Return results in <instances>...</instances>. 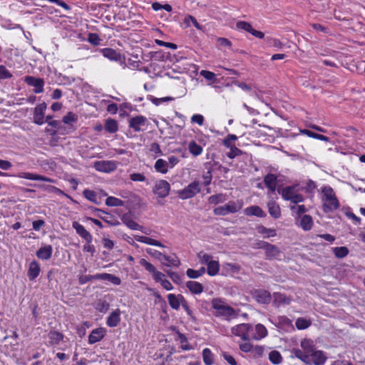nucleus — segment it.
<instances>
[{
    "label": "nucleus",
    "instance_id": "nucleus-17",
    "mask_svg": "<svg viewBox=\"0 0 365 365\" xmlns=\"http://www.w3.org/2000/svg\"><path fill=\"white\" fill-rule=\"evenodd\" d=\"M264 183L268 188L269 192H274L277 185V178L274 174L268 173L264 178Z\"/></svg>",
    "mask_w": 365,
    "mask_h": 365
},
{
    "label": "nucleus",
    "instance_id": "nucleus-31",
    "mask_svg": "<svg viewBox=\"0 0 365 365\" xmlns=\"http://www.w3.org/2000/svg\"><path fill=\"white\" fill-rule=\"evenodd\" d=\"M49 343L51 345L58 344L63 339V334L57 331H51L48 334Z\"/></svg>",
    "mask_w": 365,
    "mask_h": 365
},
{
    "label": "nucleus",
    "instance_id": "nucleus-63",
    "mask_svg": "<svg viewBox=\"0 0 365 365\" xmlns=\"http://www.w3.org/2000/svg\"><path fill=\"white\" fill-rule=\"evenodd\" d=\"M290 209L292 210V211H296V213L298 215H302L304 214V212H307V209L305 207V206L304 205H292L290 206Z\"/></svg>",
    "mask_w": 365,
    "mask_h": 365
},
{
    "label": "nucleus",
    "instance_id": "nucleus-43",
    "mask_svg": "<svg viewBox=\"0 0 365 365\" xmlns=\"http://www.w3.org/2000/svg\"><path fill=\"white\" fill-rule=\"evenodd\" d=\"M93 279H101V274H96L94 275H81L78 277V282L80 284H84Z\"/></svg>",
    "mask_w": 365,
    "mask_h": 365
},
{
    "label": "nucleus",
    "instance_id": "nucleus-34",
    "mask_svg": "<svg viewBox=\"0 0 365 365\" xmlns=\"http://www.w3.org/2000/svg\"><path fill=\"white\" fill-rule=\"evenodd\" d=\"M105 130L110 133H115L118 130V123L115 120L109 118L106 120Z\"/></svg>",
    "mask_w": 365,
    "mask_h": 365
},
{
    "label": "nucleus",
    "instance_id": "nucleus-62",
    "mask_svg": "<svg viewBox=\"0 0 365 365\" xmlns=\"http://www.w3.org/2000/svg\"><path fill=\"white\" fill-rule=\"evenodd\" d=\"M190 22H192V24L196 29H201V26L197 22V19L192 16H187V17L185 18V23L189 24Z\"/></svg>",
    "mask_w": 365,
    "mask_h": 365
},
{
    "label": "nucleus",
    "instance_id": "nucleus-25",
    "mask_svg": "<svg viewBox=\"0 0 365 365\" xmlns=\"http://www.w3.org/2000/svg\"><path fill=\"white\" fill-rule=\"evenodd\" d=\"M278 192L281 194L284 200H291V197L297 193L295 186H287L282 189H278Z\"/></svg>",
    "mask_w": 365,
    "mask_h": 365
},
{
    "label": "nucleus",
    "instance_id": "nucleus-47",
    "mask_svg": "<svg viewBox=\"0 0 365 365\" xmlns=\"http://www.w3.org/2000/svg\"><path fill=\"white\" fill-rule=\"evenodd\" d=\"M258 232L266 235L267 237H274L277 235L275 230L267 228L262 225L258 227Z\"/></svg>",
    "mask_w": 365,
    "mask_h": 365
},
{
    "label": "nucleus",
    "instance_id": "nucleus-45",
    "mask_svg": "<svg viewBox=\"0 0 365 365\" xmlns=\"http://www.w3.org/2000/svg\"><path fill=\"white\" fill-rule=\"evenodd\" d=\"M333 252L336 257L343 258L348 255L349 250L346 247H336L333 249Z\"/></svg>",
    "mask_w": 365,
    "mask_h": 365
},
{
    "label": "nucleus",
    "instance_id": "nucleus-5",
    "mask_svg": "<svg viewBox=\"0 0 365 365\" xmlns=\"http://www.w3.org/2000/svg\"><path fill=\"white\" fill-rule=\"evenodd\" d=\"M170 190L169 182L165 180H160L156 182L153 188V192L160 198L167 197Z\"/></svg>",
    "mask_w": 365,
    "mask_h": 365
},
{
    "label": "nucleus",
    "instance_id": "nucleus-39",
    "mask_svg": "<svg viewBox=\"0 0 365 365\" xmlns=\"http://www.w3.org/2000/svg\"><path fill=\"white\" fill-rule=\"evenodd\" d=\"M101 280H108L115 285H120L121 283V279L118 277L108 273H101Z\"/></svg>",
    "mask_w": 365,
    "mask_h": 365
},
{
    "label": "nucleus",
    "instance_id": "nucleus-44",
    "mask_svg": "<svg viewBox=\"0 0 365 365\" xmlns=\"http://www.w3.org/2000/svg\"><path fill=\"white\" fill-rule=\"evenodd\" d=\"M223 269L228 273L235 274L240 271L241 267L237 264L225 263L223 264Z\"/></svg>",
    "mask_w": 365,
    "mask_h": 365
},
{
    "label": "nucleus",
    "instance_id": "nucleus-30",
    "mask_svg": "<svg viewBox=\"0 0 365 365\" xmlns=\"http://www.w3.org/2000/svg\"><path fill=\"white\" fill-rule=\"evenodd\" d=\"M163 262L164 264L163 265H165L167 267H170V265L175 266L176 267H178L180 265V261L178 259V257L174 255L173 257H170L166 255H163L162 257Z\"/></svg>",
    "mask_w": 365,
    "mask_h": 365
},
{
    "label": "nucleus",
    "instance_id": "nucleus-50",
    "mask_svg": "<svg viewBox=\"0 0 365 365\" xmlns=\"http://www.w3.org/2000/svg\"><path fill=\"white\" fill-rule=\"evenodd\" d=\"M295 324L298 329H305L310 326L311 323L304 318H298Z\"/></svg>",
    "mask_w": 365,
    "mask_h": 365
},
{
    "label": "nucleus",
    "instance_id": "nucleus-3",
    "mask_svg": "<svg viewBox=\"0 0 365 365\" xmlns=\"http://www.w3.org/2000/svg\"><path fill=\"white\" fill-rule=\"evenodd\" d=\"M200 192V183L194 181L190 183L182 190L178 191V196L180 198L185 200L194 197L196 194Z\"/></svg>",
    "mask_w": 365,
    "mask_h": 365
},
{
    "label": "nucleus",
    "instance_id": "nucleus-13",
    "mask_svg": "<svg viewBox=\"0 0 365 365\" xmlns=\"http://www.w3.org/2000/svg\"><path fill=\"white\" fill-rule=\"evenodd\" d=\"M72 227L75 229L77 234L81 236L86 242L91 244L93 240L91 234L87 231L85 227L76 221L73 222Z\"/></svg>",
    "mask_w": 365,
    "mask_h": 365
},
{
    "label": "nucleus",
    "instance_id": "nucleus-2",
    "mask_svg": "<svg viewBox=\"0 0 365 365\" xmlns=\"http://www.w3.org/2000/svg\"><path fill=\"white\" fill-rule=\"evenodd\" d=\"M300 345L302 349H294L292 352L295 357L304 363H309V356L315 350L313 342L311 340L304 339L301 341Z\"/></svg>",
    "mask_w": 365,
    "mask_h": 365
},
{
    "label": "nucleus",
    "instance_id": "nucleus-21",
    "mask_svg": "<svg viewBox=\"0 0 365 365\" xmlns=\"http://www.w3.org/2000/svg\"><path fill=\"white\" fill-rule=\"evenodd\" d=\"M41 269L39 264L34 260L29 264V268L28 271V277L31 281L34 280L40 273Z\"/></svg>",
    "mask_w": 365,
    "mask_h": 365
},
{
    "label": "nucleus",
    "instance_id": "nucleus-59",
    "mask_svg": "<svg viewBox=\"0 0 365 365\" xmlns=\"http://www.w3.org/2000/svg\"><path fill=\"white\" fill-rule=\"evenodd\" d=\"M146 252L150 255H151V256L154 257L155 258L158 259V260H160L162 264H164V262H163V259H162V257L163 255V253H161L160 252H159L158 250H152L150 248H148L146 250Z\"/></svg>",
    "mask_w": 365,
    "mask_h": 365
},
{
    "label": "nucleus",
    "instance_id": "nucleus-33",
    "mask_svg": "<svg viewBox=\"0 0 365 365\" xmlns=\"http://www.w3.org/2000/svg\"><path fill=\"white\" fill-rule=\"evenodd\" d=\"M312 217L308 215H303L300 221V226L302 227V228L305 231H308L312 229Z\"/></svg>",
    "mask_w": 365,
    "mask_h": 365
},
{
    "label": "nucleus",
    "instance_id": "nucleus-28",
    "mask_svg": "<svg viewBox=\"0 0 365 365\" xmlns=\"http://www.w3.org/2000/svg\"><path fill=\"white\" fill-rule=\"evenodd\" d=\"M186 287L191 293L195 294H198L203 292V286L198 282L188 281L186 283Z\"/></svg>",
    "mask_w": 365,
    "mask_h": 365
},
{
    "label": "nucleus",
    "instance_id": "nucleus-38",
    "mask_svg": "<svg viewBox=\"0 0 365 365\" xmlns=\"http://www.w3.org/2000/svg\"><path fill=\"white\" fill-rule=\"evenodd\" d=\"M106 205L110 207H122L124 205V202L119 198L110 196L106 198Z\"/></svg>",
    "mask_w": 365,
    "mask_h": 365
},
{
    "label": "nucleus",
    "instance_id": "nucleus-54",
    "mask_svg": "<svg viewBox=\"0 0 365 365\" xmlns=\"http://www.w3.org/2000/svg\"><path fill=\"white\" fill-rule=\"evenodd\" d=\"M78 118L76 114H74L72 112L68 113L63 118V122L65 124H70L72 122H76Z\"/></svg>",
    "mask_w": 365,
    "mask_h": 365
},
{
    "label": "nucleus",
    "instance_id": "nucleus-7",
    "mask_svg": "<svg viewBox=\"0 0 365 365\" xmlns=\"http://www.w3.org/2000/svg\"><path fill=\"white\" fill-rule=\"evenodd\" d=\"M24 81L29 86L34 87V92L35 93H41L43 91L44 81L43 78L27 76L25 77Z\"/></svg>",
    "mask_w": 365,
    "mask_h": 365
},
{
    "label": "nucleus",
    "instance_id": "nucleus-41",
    "mask_svg": "<svg viewBox=\"0 0 365 365\" xmlns=\"http://www.w3.org/2000/svg\"><path fill=\"white\" fill-rule=\"evenodd\" d=\"M269 359L273 364H279L282 361V356L278 351H272L269 354Z\"/></svg>",
    "mask_w": 365,
    "mask_h": 365
},
{
    "label": "nucleus",
    "instance_id": "nucleus-56",
    "mask_svg": "<svg viewBox=\"0 0 365 365\" xmlns=\"http://www.w3.org/2000/svg\"><path fill=\"white\" fill-rule=\"evenodd\" d=\"M12 74L8 71V69L3 65L0 66V80H4L11 78Z\"/></svg>",
    "mask_w": 365,
    "mask_h": 365
},
{
    "label": "nucleus",
    "instance_id": "nucleus-64",
    "mask_svg": "<svg viewBox=\"0 0 365 365\" xmlns=\"http://www.w3.org/2000/svg\"><path fill=\"white\" fill-rule=\"evenodd\" d=\"M182 308L185 309V311L187 312V315L190 317L191 319L192 320H195V317L193 314V312L190 309L189 306H188V303L185 300H182Z\"/></svg>",
    "mask_w": 365,
    "mask_h": 365
},
{
    "label": "nucleus",
    "instance_id": "nucleus-49",
    "mask_svg": "<svg viewBox=\"0 0 365 365\" xmlns=\"http://www.w3.org/2000/svg\"><path fill=\"white\" fill-rule=\"evenodd\" d=\"M148 99L153 103L155 106H159L160 103L164 102H168L173 100L172 97H164V98H155L153 96H149Z\"/></svg>",
    "mask_w": 365,
    "mask_h": 365
},
{
    "label": "nucleus",
    "instance_id": "nucleus-60",
    "mask_svg": "<svg viewBox=\"0 0 365 365\" xmlns=\"http://www.w3.org/2000/svg\"><path fill=\"white\" fill-rule=\"evenodd\" d=\"M88 41L94 46H98L100 43L101 38L96 34L91 33L88 34Z\"/></svg>",
    "mask_w": 365,
    "mask_h": 365
},
{
    "label": "nucleus",
    "instance_id": "nucleus-51",
    "mask_svg": "<svg viewBox=\"0 0 365 365\" xmlns=\"http://www.w3.org/2000/svg\"><path fill=\"white\" fill-rule=\"evenodd\" d=\"M140 265L144 267V268L148 272L151 273L152 274L157 270L154 265H153L151 263H150L149 262H148L145 259H141L140 260Z\"/></svg>",
    "mask_w": 365,
    "mask_h": 365
},
{
    "label": "nucleus",
    "instance_id": "nucleus-48",
    "mask_svg": "<svg viewBox=\"0 0 365 365\" xmlns=\"http://www.w3.org/2000/svg\"><path fill=\"white\" fill-rule=\"evenodd\" d=\"M236 27L238 29L246 31L249 32L250 34H251V32L253 29L252 25L250 23H248L247 21H238L236 24Z\"/></svg>",
    "mask_w": 365,
    "mask_h": 365
},
{
    "label": "nucleus",
    "instance_id": "nucleus-10",
    "mask_svg": "<svg viewBox=\"0 0 365 365\" xmlns=\"http://www.w3.org/2000/svg\"><path fill=\"white\" fill-rule=\"evenodd\" d=\"M212 307L220 315L230 317L235 314V309L232 307L222 304L220 301L217 299L212 300Z\"/></svg>",
    "mask_w": 365,
    "mask_h": 365
},
{
    "label": "nucleus",
    "instance_id": "nucleus-20",
    "mask_svg": "<svg viewBox=\"0 0 365 365\" xmlns=\"http://www.w3.org/2000/svg\"><path fill=\"white\" fill-rule=\"evenodd\" d=\"M120 311L117 309L112 312L107 318L106 324L109 327H115L118 325L120 322Z\"/></svg>",
    "mask_w": 365,
    "mask_h": 365
},
{
    "label": "nucleus",
    "instance_id": "nucleus-9",
    "mask_svg": "<svg viewBox=\"0 0 365 365\" xmlns=\"http://www.w3.org/2000/svg\"><path fill=\"white\" fill-rule=\"evenodd\" d=\"M47 104L43 102L37 105L34 110L33 122L37 125H42L44 123V113Z\"/></svg>",
    "mask_w": 365,
    "mask_h": 365
},
{
    "label": "nucleus",
    "instance_id": "nucleus-40",
    "mask_svg": "<svg viewBox=\"0 0 365 365\" xmlns=\"http://www.w3.org/2000/svg\"><path fill=\"white\" fill-rule=\"evenodd\" d=\"M202 359L205 365L213 364V355L210 349L205 348L202 351Z\"/></svg>",
    "mask_w": 365,
    "mask_h": 365
},
{
    "label": "nucleus",
    "instance_id": "nucleus-35",
    "mask_svg": "<svg viewBox=\"0 0 365 365\" xmlns=\"http://www.w3.org/2000/svg\"><path fill=\"white\" fill-rule=\"evenodd\" d=\"M188 150L194 156H198L202 153V148L194 140L189 143Z\"/></svg>",
    "mask_w": 365,
    "mask_h": 365
},
{
    "label": "nucleus",
    "instance_id": "nucleus-29",
    "mask_svg": "<svg viewBox=\"0 0 365 365\" xmlns=\"http://www.w3.org/2000/svg\"><path fill=\"white\" fill-rule=\"evenodd\" d=\"M255 335L252 336L254 340H260L267 335V330L262 324H257L255 327Z\"/></svg>",
    "mask_w": 365,
    "mask_h": 365
},
{
    "label": "nucleus",
    "instance_id": "nucleus-53",
    "mask_svg": "<svg viewBox=\"0 0 365 365\" xmlns=\"http://www.w3.org/2000/svg\"><path fill=\"white\" fill-rule=\"evenodd\" d=\"M83 196L88 200H90L93 202L97 203L96 202L97 195L94 191L86 189L83 191Z\"/></svg>",
    "mask_w": 365,
    "mask_h": 365
},
{
    "label": "nucleus",
    "instance_id": "nucleus-23",
    "mask_svg": "<svg viewBox=\"0 0 365 365\" xmlns=\"http://www.w3.org/2000/svg\"><path fill=\"white\" fill-rule=\"evenodd\" d=\"M101 53L105 58L110 61H118L120 59V54L111 48H105L101 50Z\"/></svg>",
    "mask_w": 365,
    "mask_h": 365
},
{
    "label": "nucleus",
    "instance_id": "nucleus-6",
    "mask_svg": "<svg viewBox=\"0 0 365 365\" xmlns=\"http://www.w3.org/2000/svg\"><path fill=\"white\" fill-rule=\"evenodd\" d=\"M250 324H240L233 327L231 332L233 335L240 336L244 341H249L248 332L250 331Z\"/></svg>",
    "mask_w": 365,
    "mask_h": 365
},
{
    "label": "nucleus",
    "instance_id": "nucleus-14",
    "mask_svg": "<svg viewBox=\"0 0 365 365\" xmlns=\"http://www.w3.org/2000/svg\"><path fill=\"white\" fill-rule=\"evenodd\" d=\"M94 168L98 171L109 173L115 170L116 165L114 162L103 160L95 162Z\"/></svg>",
    "mask_w": 365,
    "mask_h": 365
},
{
    "label": "nucleus",
    "instance_id": "nucleus-27",
    "mask_svg": "<svg viewBox=\"0 0 365 365\" xmlns=\"http://www.w3.org/2000/svg\"><path fill=\"white\" fill-rule=\"evenodd\" d=\"M280 253L279 249L276 245L272 244L265 250L266 258L269 260L276 259Z\"/></svg>",
    "mask_w": 365,
    "mask_h": 365
},
{
    "label": "nucleus",
    "instance_id": "nucleus-37",
    "mask_svg": "<svg viewBox=\"0 0 365 365\" xmlns=\"http://www.w3.org/2000/svg\"><path fill=\"white\" fill-rule=\"evenodd\" d=\"M205 268L203 267L198 270L189 268L186 271V274L190 279H197L205 274Z\"/></svg>",
    "mask_w": 365,
    "mask_h": 365
},
{
    "label": "nucleus",
    "instance_id": "nucleus-11",
    "mask_svg": "<svg viewBox=\"0 0 365 365\" xmlns=\"http://www.w3.org/2000/svg\"><path fill=\"white\" fill-rule=\"evenodd\" d=\"M327 360V356L322 351L314 350L309 356V363L306 364L323 365Z\"/></svg>",
    "mask_w": 365,
    "mask_h": 365
},
{
    "label": "nucleus",
    "instance_id": "nucleus-26",
    "mask_svg": "<svg viewBox=\"0 0 365 365\" xmlns=\"http://www.w3.org/2000/svg\"><path fill=\"white\" fill-rule=\"evenodd\" d=\"M52 252L53 249L51 245H46L41 247L36 252V256L41 259L47 260L51 258Z\"/></svg>",
    "mask_w": 365,
    "mask_h": 365
},
{
    "label": "nucleus",
    "instance_id": "nucleus-52",
    "mask_svg": "<svg viewBox=\"0 0 365 365\" xmlns=\"http://www.w3.org/2000/svg\"><path fill=\"white\" fill-rule=\"evenodd\" d=\"M165 272L175 283L178 284L182 283V277L178 273L170 270H166Z\"/></svg>",
    "mask_w": 365,
    "mask_h": 365
},
{
    "label": "nucleus",
    "instance_id": "nucleus-46",
    "mask_svg": "<svg viewBox=\"0 0 365 365\" xmlns=\"http://www.w3.org/2000/svg\"><path fill=\"white\" fill-rule=\"evenodd\" d=\"M225 196L223 194H217L209 197L208 202L210 204L217 205L225 202Z\"/></svg>",
    "mask_w": 365,
    "mask_h": 365
},
{
    "label": "nucleus",
    "instance_id": "nucleus-58",
    "mask_svg": "<svg viewBox=\"0 0 365 365\" xmlns=\"http://www.w3.org/2000/svg\"><path fill=\"white\" fill-rule=\"evenodd\" d=\"M200 75L208 81H215L216 80V75L209 71L202 70L200 71Z\"/></svg>",
    "mask_w": 365,
    "mask_h": 365
},
{
    "label": "nucleus",
    "instance_id": "nucleus-4",
    "mask_svg": "<svg viewBox=\"0 0 365 365\" xmlns=\"http://www.w3.org/2000/svg\"><path fill=\"white\" fill-rule=\"evenodd\" d=\"M251 294L252 298L259 304H267L272 299L270 292L265 289H255L251 292Z\"/></svg>",
    "mask_w": 365,
    "mask_h": 365
},
{
    "label": "nucleus",
    "instance_id": "nucleus-42",
    "mask_svg": "<svg viewBox=\"0 0 365 365\" xmlns=\"http://www.w3.org/2000/svg\"><path fill=\"white\" fill-rule=\"evenodd\" d=\"M301 132L302 133L307 135V136L313 138H316V139L326 141V142L329 141V138L328 137L321 135V134L314 133L309 130L304 129V130H301Z\"/></svg>",
    "mask_w": 365,
    "mask_h": 365
},
{
    "label": "nucleus",
    "instance_id": "nucleus-8",
    "mask_svg": "<svg viewBox=\"0 0 365 365\" xmlns=\"http://www.w3.org/2000/svg\"><path fill=\"white\" fill-rule=\"evenodd\" d=\"M147 123V118L143 115H137L132 117L128 120V125L130 128H132L135 132L143 131L142 128Z\"/></svg>",
    "mask_w": 365,
    "mask_h": 365
},
{
    "label": "nucleus",
    "instance_id": "nucleus-16",
    "mask_svg": "<svg viewBox=\"0 0 365 365\" xmlns=\"http://www.w3.org/2000/svg\"><path fill=\"white\" fill-rule=\"evenodd\" d=\"M168 300L170 307L175 310H178L180 306L182 305V300H185L182 294L175 295V294H169Z\"/></svg>",
    "mask_w": 365,
    "mask_h": 365
},
{
    "label": "nucleus",
    "instance_id": "nucleus-19",
    "mask_svg": "<svg viewBox=\"0 0 365 365\" xmlns=\"http://www.w3.org/2000/svg\"><path fill=\"white\" fill-rule=\"evenodd\" d=\"M244 212L247 216H256L258 217H266L264 211L257 205H252L245 209Z\"/></svg>",
    "mask_w": 365,
    "mask_h": 365
},
{
    "label": "nucleus",
    "instance_id": "nucleus-61",
    "mask_svg": "<svg viewBox=\"0 0 365 365\" xmlns=\"http://www.w3.org/2000/svg\"><path fill=\"white\" fill-rule=\"evenodd\" d=\"M150 151L158 155H163V151L160 149V145L158 143H153L150 146Z\"/></svg>",
    "mask_w": 365,
    "mask_h": 365
},
{
    "label": "nucleus",
    "instance_id": "nucleus-36",
    "mask_svg": "<svg viewBox=\"0 0 365 365\" xmlns=\"http://www.w3.org/2000/svg\"><path fill=\"white\" fill-rule=\"evenodd\" d=\"M220 269V264L217 261L212 260L207 264V272L210 276L216 275Z\"/></svg>",
    "mask_w": 365,
    "mask_h": 365
},
{
    "label": "nucleus",
    "instance_id": "nucleus-15",
    "mask_svg": "<svg viewBox=\"0 0 365 365\" xmlns=\"http://www.w3.org/2000/svg\"><path fill=\"white\" fill-rule=\"evenodd\" d=\"M17 176L20 178H24V179H27V180H40V181L48 182H54V180L51 178H47L43 175L31 173L22 172V173H19Z\"/></svg>",
    "mask_w": 365,
    "mask_h": 365
},
{
    "label": "nucleus",
    "instance_id": "nucleus-32",
    "mask_svg": "<svg viewBox=\"0 0 365 365\" xmlns=\"http://www.w3.org/2000/svg\"><path fill=\"white\" fill-rule=\"evenodd\" d=\"M154 168L157 172L165 174L168 171V163L163 159H158L155 163Z\"/></svg>",
    "mask_w": 365,
    "mask_h": 365
},
{
    "label": "nucleus",
    "instance_id": "nucleus-24",
    "mask_svg": "<svg viewBox=\"0 0 365 365\" xmlns=\"http://www.w3.org/2000/svg\"><path fill=\"white\" fill-rule=\"evenodd\" d=\"M122 222L130 229L133 230H142V227L135 222L130 215L125 214L121 217Z\"/></svg>",
    "mask_w": 365,
    "mask_h": 365
},
{
    "label": "nucleus",
    "instance_id": "nucleus-57",
    "mask_svg": "<svg viewBox=\"0 0 365 365\" xmlns=\"http://www.w3.org/2000/svg\"><path fill=\"white\" fill-rule=\"evenodd\" d=\"M242 154V151L237 148L236 146L232 147L230 148V151L227 153V155L229 158L233 159L237 156H239Z\"/></svg>",
    "mask_w": 365,
    "mask_h": 365
},
{
    "label": "nucleus",
    "instance_id": "nucleus-18",
    "mask_svg": "<svg viewBox=\"0 0 365 365\" xmlns=\"http://www.w3.org/2000/svg\"><path fill=\"white\" fill-rule=\"evenodd\" d=\"M105 336V329L103 328H98L92 330L88 336V343L93 344L100 341Z\"/></svg>",
    "mask_w": 365,
    "mask_h": 365
},
{
    "label": "nucleus",
    "instance_id": "nucleus-12",
    "mask_svg": "<svg viewBox=\"0 0 365 365\" xmlns=\"http://www.w3.org/2000/svg\"><path fill=\"white\" fill-rule=\"evenodd\" d=\"M238 211L235 203L230 202L228 204L220 206L214 209L213 212L215 215H226L229 213H235Z\"/></svg>",
    "mask_w": 365,
    "mask_h": 365
},
{
    "label": "nucleus",
    "instance_id": "nucleus-55",
    "mask_svg": "<svg viewBox=\"0 0 365 365\" xmlns=\"http://www.w3.org/2000/svg\"><path fill=\"white\" fill-rule=\"evenodd\" d=\"M197 256L200 258V262L202 264H205L207 265L210 262L212 261V256L208 255V254H207V253H204L202 252H200L197 255Z\"/></svg>",
    "mask_w": 365,
    "mask_h": 365
},
{
    "label": "nucleus",
    "instance_id": "nucleus-22",
    "mask_svg": "<svg viewBox=\"0 0 365 365\" xmlns=\"http://www.w3.org/2000/svg\"><path fill=\"white\" fill-rule=\"evenodd\" d=\"M269 215L274 219H278L281 216V209L279 205L274 200H270L267 203Z\"/></svg>",
    "mask_w": 365,
    "mask_h": 365
},
{
    "label": "nucleus",
    "instance_id": "nucleus-1",
    "mask_svg": "<svg viewBox=\"0 0 365 365\" xmlns=\"http://www.w3.org/2000/svg\"><path fill=\"white\" fill-rule=\"evenodd\" d=\"M322 210L325 213L332 212L340 206L336 194L330 186H324L322 188Z\"/></svg>",
    "mask_w": 365,
    "mask_h": 365
}]
</instances>
